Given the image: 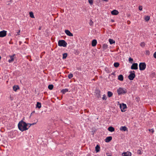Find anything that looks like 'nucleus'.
<instances>
[{
    "label": "nucleus",
    "mask_w": 156,
    "mask_h": 156,
    "mask_svg": "<svg viewBox=\"0 0 156 156\" xmlns=\"http://www.w3.org/2000/svg\"><path fill=\"white\" fill-rule=\"evenodd\" d=\"M18 126L19 130L22 132L26 130L29 129V128L27 127V124L23 120L19 122Z\"/></svg>",
    "instance_id": "f257e3e1"
},
{
    "label": "nucleus",
    "mask_w": 156,
    "mask_h": 156,
    "mask_svg": "<svg viewBox=\"0 0 156 156\" xmlns=\"http://www.w3.org/2000/svg\"><path fill=\"white\" fill-rule=\"evenodd\" d=\"M117 92L118 95L124 94L127 92V90L123 87H119L117 90Z\"/></svg>",
    "instance_id": "f03ea898"
},
{
    "label": "nucleus",
    "mask_w": 156,
    "mask_h": 156,
    "mask_svg": "<svg viewBox=\"0 0 156 156\" xmlns=\"http://www.w3.org/2000/svg\"><path fill=\"white\" fill-rule=\"evenodd\" d=\"M129 74L128 77L130 80H133L135 76V72L134 71H130L129 72Z\"/></svg>",
    "instance_id": "7ed1b4c3"
},
{
    "label": "nucleus",
    "mask_w": 156,
    "mask_h": 156,
    "mask_svg": "<svg viewBox=\"0 0 156 156\" xmlns=\"http://www.w3.org/2000/svg\"><path fill=\"white\" fill-rule=\"evenodd\" d=\"M58 45L59 46L66 47L67 45V43L64 40H59L58 43Z\"/></svg>",
    "instance_id": "20e7f679"
},
{
    "label": "nucleus",
    "mask_w": 156,
    "mask_h": 156,
    "mask_svg": "<svg viewBox=\"0 0 156 156\" xmlns=\"http://www.w3.org/2000/svg\"><path fill=\"white\" fill-rule=\"evenodd\" d=\"M139 67L140 70H144L146 68V64L145 62H140L139 64Z\"/></svg>",
    "instance_id": "39448f33"
},
{
    "label": "nucleus",
    "mask_w": 156,
    "mask_h": 156,
    "mask_svg": "<svg viewBox=\"0 0 156 156\" xmlns=\"http://www.w3.org/2000/svg\"><path fill=\"white\" fill-rule=\"evenodd\" d=\"M127 107L126 104L122 103V104L120 105V108L121 109V111L122 112L125 111V109Z\"/></svg>",
    "instance_id": "423d86ee"
},
{
    "label": "nucleus",
    "mask_w": 156,
    "mask_h": 156,
    "mask_svg": "<svg viewBox=\"0 0 156 156\" xmlns=\"http://www.w3.org/2000/svg\"><path fill=\"white\" fill-rule=\"evenodd\" d=\"M7 34V31L5 30H3L0 31V37H5Z\"/></svg>",
    "instance_id": "0eeeda50"
},
{
    "label": "nucleus",
    "mask_w": 156,
    "mask_h": 156,
    "mask_svg": "<svg viewBox=\"0 0 156 156\" xmlns=\"http://www.w3.org/2000/svg\"><path fill=\"white\" fill-rule=\"evenodd\" d=\"M131 69H138V64L137 63L133 64L131 66Z\"/></svg>",
    "instance_id": "6e6552de"
},
{
    "label": "nucleus",
    "mask_w": 156,
    "mask_h": 156,
    "mask_svg": "<svg viewBox=\"0 0 156 156\" xmlns=\"http://www.w3.org/2000/svg\"><path fill=\"white\" fill-rule=\"evenodd\" d=\"M131 153L129 151L124 152L122 154V156H131Z\"/></svg>",
    "instance_id": "1a4fd4ad"
},
{
    "label": "nucleus",
    "mask_w": 156,
    "mask_h": 156,
    "mask_svg": "<svg viewBox=\"0 0 156 156\" xmlns=\"http://www.w3.org/2000/svg\"><path fill=\"white\" fill-rule=\"evenodd\" d=\"M95 92L96 93L97 97L98 98H99L101 97V91H100L98 89H96L95 90Z\"/></svg>",
    "instance_id": "9d476101"
},
{
    "label": "nucleus",
    "mask_w": 156,
    "mask_h": 156,
    "mask_svg": "<svg viewBox=\"0 0 156 156\" xmlns=\"http://www.w3.org/2000/svg\"><path fill=\"white\" fill-rule=\"evenodd\" d=\"M65 33L68 36L70 37L73 36V34L68 30H66Z\"/></svg>",
    "instance_id": "9b49d317"
},
{
    "label": "nucleus",
    "mask_w": 156,
    "mask_h": 156,
    "mask_svg": "<svg viewBox=\"0 0 156 156\" xmlns=\"http://www.w3.org/2000/svg\"><path fill=\"white\" fill-rule=\"evenodd\" d=\"M15 55L14 54L13 55L11 56H10V59L8 60V62H11L14 61V56H15Z\"/></svg>",
    "instance_id": "f8f14e48"
},
{
    "label": "nucleus",
    "mask_w": 156,
    "mask_h": 156,
    "mask_svg": "<svg viewBox=\"0 0 156 156\" xmlns=\"http://www.w3.org/2000/svg\"><path fill=\"white\" fill-rule=\"evenodd\" d=\"M118 11L116 10H114L112 11L111 13L113 15H116L119 14Z\"/></svg>",
    "instance_id": "ddd939ff"
},
{
    "label": "nucleus",
    "mask_w": 156,
    "mask_h": 156,
    "mask_svg": "<svg viewBox=\"0 0 156 156\" xmlns=\"http://www.w3.org/2000/svg\"><path fill=\"white\" fill-rule=\"evenodd\" d=\"M97 44V41L95 39H94L92 40L91 43L92 46L93 47H94L96 46Z\"/></svg>",
    "instance_id": "4468645a"
},
{
    "label": "nucleus",
    "mask_w": 156,
    "mask_h": 156,
    "mask_svg": "<svg viewBox=\"0 0 156 156\" xmlns=\"http://www.w3.org/2000/svg\"><path fill=\"white\" fill-rule=\"evenodd\" d=\"M112 139V137L111 136L107 137L105 139V142L107 143L109 142Z\"/></svg>",
    "instance_id": "2eb2a0df"
},
{
    "label": "nucleus",
    "mask_w": 156,
    "mask_h": 156,
    "mask_svg": "<svg viewBox=\"0 0 156 156\" xmlns=\"http://www.w3.org/2000/svg\"><path fill=\"white\" fill-rule=\"evenodd\" d=\"M108 130L111 132H113L115 131V129L112 126H110L108 128Z\"/></svg>",
    "instance_id": "dca6fc26"
},
{
    "label": "nucleus",
    "mask_w": 156,
    "mask_h": 156,
    "mask_svg": "<svg viewBox=\"0 0 156 156\" xmlns=\"http://www.w3.org/2000/svg\"><path fill=\"white\" fill-rule=\"evenodd\" d=\"M68 91H69V90L68 89L66 88V89H63L61 91V92L63 94H64L68 92Z\"/></svg>",
    "instance_id": "f3484780"
},
{
    "label": "nucleus",
    "mask_w": 156,
    "mask_h": 156,
    "mask_svg": "<svg viewBox=\"0 0 156 156\" xmlns=\"http://www.w3.org/2000/svg\"><path fill=\"white\" fill-rule=\"evenodd\" d=\"M127 128L125 126H121L120 128V130L125 131L127 130Z\"/></svg>",
    "instance_id": "a211bd4d"
},
{
    "label": "nucleus",
    "mask_w": 156,
    "mask_h": 156,
    "mask_svg": "<svg viewBox=\"0 0 156 156\" xmlns=\"http://www.w3.org/2000/svg\"><path fill=\"white\" fill-rule=\"evenodd\" d=\"M118 79L120 81H122L123 80V77L122 75L120 74L118 76Z\"/></svg>",
    "instance_id": "6ab92c4d"
},
{
    "label": "nucleus",
    "mask_w": 156,
    "mask_h": 156,
    "mask_svg": "<svg viewBox=\"0 0 156 156\" xmlns=\"http://www.w3.org/2000/svg\"><path fill=\"white\" fill-rule=\"evenodd\" d=\"M13 90L16 91L18 89H19V87L18 85H14L13 87Z\"/></svg>",
    "instance_id": "aec40b11"
},
{
    "label": "nucleus",
    "mask_w": 156,
    "mask_h": 156,
    "mask_svg": "<svg viewBox=\"0 0 156 156\" xmlns=\"http://www.w3.org/2000/svg\"><path fill=\"white\" fill-rule=\"evenodd\" d=\"M41 107V104L40 102H37L36 105V108H40Z\"/></svg>",
    "instance_id": "412c9836"
},
{
    "label": "nucleus",
    "mask_w": 156,
    "mask_h": 156,
    "mask_svg": "<svg viewBox=\"0 0 156 156\" xmlns=\"http://www.w3.org/2000/svg\"><path fill=\"white\" fill-rule=\"evenodd\" d=\"M95 148V151H96V152H98L99 151L100 149V147L98 145H97Z\"/></svg>",
    "instance_id": "4be33fe9"
},
{
    "label": "nucleus",
    "mask_w": 156,
    "mask_h": 156,
    "mask_svg": "<svg viewBox=\"0 0 156 156\" xmlns=\"http://www.w3.org/2000/svg\"><path fill=\"white\" fill-rule=\"evenodd\" d=\"M113 94V93L111 91H108L107 92L108 96L109 98L111 97Z\"/></svg>",
    "instance_id": "5701e85b"
},
{
    "label": "nucleus",
    "mask_w": 156,
    "mask_h": 156,
    "mask_svg": "<svg viewBox=\"0 0 156 156\" xmlns=\"http://www.w3.org/2000/svg\"><path fill=\"white\" fill-rule=\"evenodd\" d=\"M109 41L110 43V44H114L115 42V41L111 39H109Z\"/></svg>",
    "instance_id": "b1692460"
},
{
    "label": "nucleus",
    "mask_w": 156,
    "mask_h": 156,
    "mask_svg": "<svg viewBox=\"0 0 156 156\" xmlns=\"http://www.w3.org/2000/svg\"><path fill=\"white\" fill-rule=\"evenodd\" d=\"M30 16L32 18H34V13L32 12H29Z\"/></svg>",
    "instance_id": "393cba45"
},
{
    "label": "nucleus",
    "mask_w": 156,
    "mask_h": 156,
    "mask_svg": "<svg viewBox=\"0 0 156 156\" xmlns=\"http://www.w3.org/2000/svg\"><path fill=\"white\" fill-rule=\"evenodd\" d=\"M48 88L50 90H52L53 88V85L52 84H50L48 86Z\"/></svg>",
    "instance_id": "a878e982"
},
{
    "label": "nucleus",
    "mask_w": 156,
    "mask_h": 156,
    "mask_svg": "<svg viewBox=\"0 0 156 156\" xmlns=\"http://www.w3.org/2000/svg\"><path fill=\"white\" fill-rule=\"evenodd\" d=\"M108 45L105 44H103L102 46V47L104 49H106L108 48Z\"/></svg>",
    "instance_id": "bb28decb"
},
{
    "label": "nucleus",
    "mask_w": 156,
    "mask_h": 156,
    "mask_svg": "<svg viewBox=\"0 0 156 156\" xmlns=\"http://www.w3.org/2000/svg\"><path fill=\"white\" fill-rule=\"evenodd\" d=\"M63 57L62 58L63 59H65L67 57V53H64L62 55Z\"/></svg>",
    "instance_id": "cd10ccee"
},
{
    "label": "nucleus",
    "mask_w": 156,
    "mask_h": 156,
    "mask_svg": "<svg viewBox=\"0 0 156 156\" xmlns=\"http://www.w3.org/2000/svg\"><path fill=\"white\" fill-rule=\"evenodd\" d=\"M119 64L118 62H115L114 64V66L115 67H117L119 66Z\"/></svg>",
    "instance_id": "c85d7f7f"
},
{
    "label": "nucleus",
    "mask_w": 156,
    "mask_h": 156,
    "mask_svg": "<svg viewBox=\"0 0 156 156\" xmlns=\"http://www.w3.org/2000/svg\"><path fill=\"white\" fill-rule=\"evenodd\" d=\"M73 76V74L71 73H70L68 75V77L69 78V79H71V78Z\"/></svg>",
    "instance_id": "c756f323"
},
{
    "label": "nucleus",
    "mask_w": 156,
    "mask_h": 156,
    "mask_svg": "<svg viewBox=\"0 0 156 156\" xmlns=\"http://www.w3.org/2000/svg\"><path fill=\"white\" fill-rule=\"evenodd\" d=\"M88 2L90 5H92L93 3V0H88Z\"/></svg>",
    "instance_id": "7c9ffc66"
},
{
    "label": "nucleus",
    "mask_w": 156,
    "mask_h": 156,
    "mask_svg": "<svg viewBox=\"0 0 156 156\" xmlns=\"http://www.w3.org/2000/svg\"><path fill=\"white\" fill-rule=\"evenodd\" d=\"M93 22L91 20H90V22H89V25L90 26H92L93 24Z\"/></svg>",
    "instance_id": "2f4dec72"
},
{
    "label": "nucleus",
    "mask_w": 156,
    "mask_h": 156,
    "mask_svg": "<svg viewBox=\"0 0 156 156\" xmlns=\"http://www.w3.org/2000/svg\"><path fill=\"white\" fill-rule=\"evenodd\" d=\"M102 99L103 100H106L107 98H106V95L105 94H104V95H103V97H102Z\"/></svg>",
    "instance_id": "473e14b6"
},
{
    "label": "nucleus",
    "mask_w": 156,
    "mask_h": 156,
    "mask_svg": "<svg viewBox=\"0 0 156 156\" xmlns=\"http://www.w3.org/2000/svg\"><path fill=\"white\" fill-rule=\"evenodd\" d=\"M145 43L143 42L141 43L140 44V46L142 47H144L145 46Z\"/></svg>",
    "instance_id": "72a5a7b5"
},
{
    "label": "nucleus",
    "mask_w": 156,
    "mask_h": 156,
    "mask_svg": "<svg viewBox=\"0 0 156 156\" xmlns=\"http://www.w3.org/2000/svg\"><path fill=\"white\" fill-rule=\"evenodd\" d=\"M150 19V17L148 16H147L145 17V20L146 21H148Z\"/></svg>",
    "instance_id": "f704fd0d"
},
{
    "label": "nucleus",
    "mask_w": 156,
    "mask_h": 156,
    "mask_svg": "<svg viewBox=\"0 0 156 156\" xmlns=\"http://www.w3.org/2000/svg\"><path fill=\"white\" fill-rule=\"evenodd\" d=\"M20 30H19L18 32H17V34L16 35V36L17 35H20Z\"/></svg>",
    "instance_id": "c9c22d12"
},
{
    "label": "nucleus",
    "mask_w": 156,
    "mask_h": 156,
    "mask_svg": "<svg viewBox=\"0 0 156 156\" xmlns=\"http://www.w3.org/2000/svg\"><path fill=\"white\" fill-rule=\"evenodd\" d=\"M106 155L108 156H112V154L109 153H107Z\"/></svg>",
    "instance_id": "e433bc0d"
},
{
    "label": "nucleus",
    "mask_w": 156,
    "mask_h": 156,
    "mask_svg": "<svg viewBox=\"0 0 156 156\" xmlns=\"http://www.w3.org/2000/svg\"><path fill=\"white\" fill-rule=\"evenodd\" d=\"M139 9L140 10H142V7L141 6H140L139 7Z\"/></svg>",
    "instance_id": "4c0bfd02"
},
{
    "label": "nucleus",
    "mask_w": 156,
    "mask_h": 156,
    "mask_svg": "<svg viewBox=\"0 0 156 156\" xmlns=\"http://www.w3.org/2000/svg\"><path fill=\"white\" fill-rule=\"evenodd\" d=\"M133 59L131 58V57H130L129 58V62L133 61Z\"/></svg>",
    "instance_id": "58836bf2"
},
{
    "label": "nucleus",
    "mask_w": 156,
    "mask_h": 156,
    "mask_svg": "<svg viewBox=\"0 0 156 156\" xmlns=\"http://www.w3.org/2000/svg\"><path fill=\"white\" fill-rule=\"evenodd\" d=\"M153 56L155 58H156V51L154 54Z\"/></svg>",
    "instance_id": "ea45409f"
},
{
    "label": "nucleus",
    "mask_w": 156,
    "mask_h": 156,
    "mask_svg": "<svg viewBox=\"0 0 156 156\" xmlns=\"http://www.w3.org/2000/svg\"><path fill=\"white\" fill-rule=\"evenodd\" d=\"M149 131H151L152 133L154 132V130L153 129H149Z\"/></svg>",
    "instance_id": "a19ab883"
},
{
    "label": "nucleus",
    "mask_w": 156,
    "mask_h": 156,
    "mask_svg": "<svg viewBox=\"0 0 156 156\" xmlns=\"http://www.w3.org/2000/svg\"><path fill=\"white\" fill-rule=\"evenodd\" d=\"M137 152L138 154H141L142 153L141 152V151L140 150H138Z\"/></svg>",
    "instance_id": "79ce46f5"
},
{
    "label": "nucleus",
    "mask_w": 156,
    "mask_h": 156,
    "mask_svg": "<svg viewBox=\"0 0 156 156\" xmlns=\"http://www.w3.org/2000/svg\"><path fill=\"white\" fill-rule=\"evenodd\" d=\"M146 54L147 55H149V52L148 51H146Z\"/></svg>",
    "instance_id": "37998d69"
},
{
    "label": "nucleus",
    "mask_w": 156,
    "mask_h": 156,
    "mask_svg": "<svg viewBox=\"0 0 156 156\" xmlns=\"http://www.w3.org/2000/svg\"><path fill=\"white\" fill-rule=\"evenodd\" d=\"M36 122L34 123H32L31 124H30V125H34L36 124Z\"/></svg>",
    "instance_id": "c03bdc74"
},
{
    "label": "nucleus",
    "mask_w": 156,
    "mask_h": 156,
    "mask_svg": "<svg viewBox=\"0 0 156 156\" xmlns=\"http://www.w3.org/2000/svg\"><path fill=\"white\" fill-rule=\"evenodd\" d=\"M30 123H28V124H27V125H29V126L28 127V128H29V127H30V126H31V125H30Z\"/></svg>",
    "instance_id": "a18cd8bd"
},
{
    "label": "nucleus",
    "mask_w": 156,
    "mask_h": 156,
    "mask_svg": "<svg viewBox=\"0 0 156 156\" xmlns=\"http://www.w3.org/2000/svg\"><path fill=\"white\" fill-rule=\"evenodd\" d=\"M35 112V111H33L31 114V115H32V114Z\"/></svg>",
    "instance_id": "49530a36"
},
{
    "label": "nucleus",
    "mask_w": 156,
    "mask_h": 156,
    "mask_svg": "<svg viewBox=\"0 0 156 156\" xmlns=\"http://www.w3.org/2000/svg\"><path fill=\"white\" fill-rule=\"evenodd\" d=\"M10 99L11 100V101H12V100L13 99H12V97H10Z\"/></svg>",
    "instance_id": "de8ad7c7"
},
{
    "label": "nucleus",
    "mask_w": 156,
    "mask_h": 156,
    "mask_svg": "<svg viewBox=\"0 0 156 156\" xmlns=\"http://www.w3.org/2000/svg\"><path fill=\"white\" fill-rule=\"evenodd\" d=\"M103 1H105V2H108V0H103Z\"/></svg>",
    "instance_id": "09e8293b"
},
{
    "label": "nucleus",
    "mask_w": 156,
    "mask_h": 156,
    "mask_svg": "<svg viewBox=\"0 0 156 156\" xmlns=\"http://www.w3.org/2000/svg\"><path fill=\"white\" fill-rule=\"evenodd\" d=\"M112 22H114V20H112Z\"/></svg>",
    "instance_id": "8fccbe9b"
}]
</instances>
